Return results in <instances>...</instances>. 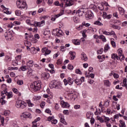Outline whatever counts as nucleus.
Listing matches in <instances>:
<instances>
[{
    "label": "nucleus",
    "mask_w": 127,
    "mask_h": 127,
    "mask_svg": "<svg viewBox=\"0 0 127 127\" xmlns=\"http://www.w3.org/2000/svg\"><path fill=\"white\" fill-rule=\"evenodd\" d=\"M15 13L16 15L19 16V15H20V11L19 10H17L15 11Z\"/></svg>",
    "instance_id": "obj_49"
},
{
    "label": "nucleus",
    "mask_w": 127,
    "mask_h": 127,
    "mask_svg": "<svg viewBox=\"0 0 127 127\" xmlns=\"http://www.w3.org/2000/svg\"><path fill=\"white\" fill-rule=\"evenodd\" d=\"M27 74L28 77H31V76H33V70L31 68L29 69Z\"/></svg>",
    "instance_id": "obj_17"
},
{
    "label": "nucleus",
    "mask_w": 127,
    "mask_h": 127,
    "mask_svg": "<svg viewBox=\"0 0 127 127\" xmlns=\"http://www.w3.org/2000/svg\"><path fill=\"white\" fill-rule=\"evenodd\" d=\"M104 52V49L103 48L100 49V50L97 51L98 54H102Z\"/></svg>",
    "instance_id": "obj_48"
},
{
    "label": "nucleus",
    "mask_w": 127,
    "mask_h": 127,
    "mask_svg": "<svg viewBox=\"0 0 127 127\" xmlns=\"http://www.w3.org/2000/svg\"><path fill=\"white\" fill-rule=\"evenodd\" d=\"M41 81H36L34 82V83L31 85V88L34 92H37L39 90L41 89Z\"/></svg>",
    "instance_id": "obj_2"
},
{
    "label": "nucleus",
    "mask_w": 127,
    "mask_h": 127,
    "mask_svg": "<svg viewBox=\"0 0 127 127\" xmlns=\"http://www.w3.org/2000/svg\"><path fill=\"white\" fill-rule=\"evenodd\" d=\"M42 76L44 78V79H48L50 75L49 73H43L42 74Z\"/></svg>",
    "instance_id": "obj_24"
},
{
    "label": "nucleus",
    "mask_w": 127,
    "mask_h": 127,
    "mask_svg": "<svg viewBox=\"0 0 127 127\" xmlns=\"http://www.w3.org/2000/svg\"><path fill=\"white\" fill-rule=\"evenodd\" d=\"M83 37H87V35H86V33H87V30L85 29L83 31H81Z\"/></svg>",
    "instance_id": "obj_37"
},
{
    "label": "nucleus",
    "mask_w": 127,
    "mask_h": 127,
    "mask_svg": "<svg viewBox=\"0 0 127 127\" xmlns=\"http://www.w3.org/2000/svg\"><path fill=\"white\" fill-rule=\"evenodd\" d=\"M4 36L6 40H9V39H11L12 38V32L10 31H7L4 33Z\"/></svg>",
    "instance_id": "obj_5"
},
{
    "label": "nucleus",
    "mask_w": 127,
    "mask_h": 127,
    "mask_svg": "<svg viewBox=\"0 0 127 127\" xmlns=\"http://www.w3.org/2000/svg\"><path fill=\"white\" fill-rule=\"evenodd\" d=\"M86 9L81 8L76 11V13L78 14L79 16H82L85 13Z\"/></svg>",
    "instance_id": "obj_11"
},
{
    "label": "nucleus",
    "mask_w": 127,
    "mask_h": 127,
    "mask_svg": "<svg viewBox=\"0 0 127 127\" xmlns=\"http://www.w3.org/2000/svg\"><path fill=\"white\" fill-rule=\"evenodd\" d=\"M12 91L15 94H18V90L16 88H13Z\"/></svg>",
    "instance_id": "obj_57"
},
{
    "label": "nucleus",
    "mask_w": 127,
    "mask_h": 127,
    "mask_svg": "<svg viewBox=\"0 0 127 127\" xmlns=\"http://www.w3.org/2000/svg\"><path fill=\"white\" fill-rule=\"evenodd\" d=\"M67 68L68 70H73V69H74V66L69 64L67 65Z\"/></svg>",
    "instance_id": "obj_45"
},
{
    "label": "nucleus",
    "mask_w": 127,
    "mask_h": 127,
    "mask_svg": "<svg viewBox=\"0 0 127 127\" xmlns=\"http://www.w3.org/2000/svg\"><path fill=\"white\" fill-rule=\"evenodd\" d=\"M1 96L2 99H4L6 96H7V89H5L1 92Z\"/></svg>",
    "instance_id": "obj_13"
},
{
    "label": "nucleus",
    "mask_w": 127,
    "mask_h": 127,
    "mask_svg": "<svg viewBox=\"0 0 127 127\" xmlns=\"http://www.w3.org/2000/svg\"><path fill=\"white\" fill-rule=\"evenodd\" d=\"M90 123L91 125H94V123H95V119L94 118H91Z\"/></svg>",
    "instance_id": "obj_63"
},
{
    "label": "nucleus",
    "mask_w": 127,
    "mask_h": 127,
    "mask_svg": "<svg viewBox=\"0 0 127 127\" xmlns=\"http://www.w3.org/2000/svg\"><path fill=\"white\" fill-rule=\"evenodd\" d=\"M109 105H110V100H107V101L105 102L104 106H106V107H108Z\"/></svg>",
    "instance_id": "obj_52"
},
{
    "label": "nucleus",
    "mask_w": 127,
    "mask_h": 127,
    "mask_svg": "<svg viewBox=\"0 0 127 127\" xmlns=\"http://www.w3.org/2000/svg\"><path fill=\"white\" fill-rule=\"evenodd\" d=\"M111 58L112 59H117L118 60H120L119 59V56L117 55V54H112Z\"/></svg>",
    "instance_id": "obj_26"
},
{
    "label": "nucleus",
    "mask_w": 127,
    "mask_h": 127,
    "mask_svg": "<svg viewBox=\"0 0 127 127\" xmlns=\"http://www.w3.org/2000/svg\"><path fill=\"white\" fill-rule=\"evenodd\" d=\"M44 23H45V20H42L41 22H38V23H37L38 26L40 27V26H42V24H44Z\"/></svg>",
    "instance_id": "obj_36"
},
{
    "label": "nucleus",
    "mask_w": 127,
    "mask_h": 127,
    "mask_svg": "<svg viewBox=\"0 0 127 127\" xmlns=\"http://www.w3.org/2000/svg\"><path fill=\"white\" fill-rule=\"evenodd\" d=\"M104 85L106 86V87H110L111 86V82L109 80H105L104 81Z\"/></svg>",
    "instance_id": "obj_23"
},
{
    "label": "nucleus",
    "mask_w": 127,
    "mask_h": 127,
    "mask_svg": "<svg viewBox=\"0 0 127 127\" xmlns=\"http://www.w3.org/2000/svg\"><path fill=\"white\" fill-rule=\"evenodd\" d=\"M57 83V81L56 80L52 81L51 83L49 84V87L51 89H53V88H55V87L56 86V84Z\"/></svg>",
    "instance_id": "obj_14"
},
{
    "label": "nucleus",
    "mask_w": 127,
    "mask_h": 127,
    "mask_svg": "<svg viewBox=\"0 0 127 127\" xmlns=\"http://www.w3.org/2000/svg\"><path fill=\"white\" fill-rule=\"evenodd\" d=\"M64 1L65 3V6H72L75 4V2L73 1L72 0H61Z\"/></svg>",
    "instance_id": "obj_7"
},
{
    "label": "nucleus",
    "mask_w": 127,
    "mask_h": 127,
    "mask_svg": "<svg viewBox=\"0 0 127 127\" xmlns=\"http://www.w3.org/2000/svg\"><path fill=\"white\" fill-rule=\"evenodd\" d=\"M52 125H56L58 123V121L56 119H54V118L51 121Z\"/></svg>",
    "instance_id": "obj_42"
},
{
    "label": "nucleus",
    "mask_w": 127,
    "mask_h": 127,
    "mask_svg": "<svg viewBox=\"0 0 127 127\" xmlns=\"http://www.w3.org/2000/svg\"><path fill=\"white\" fill-rule=\"evenodd\" d=\"M4 98H1L0 99V103L1 105H4L5 104V100H3Z\"/></svg>",
    "instance_id": "obj_47"
},
{
    "label": "nucleus",
    "mask_w": 127,
    "mask_h": 127,
    "mask_svg": "<svg viewBox=\"0 0 127 127\" xmlns=\"http://www.w3.org/2000/svg\"><path fill=\"white\" fill-rule=\"evenodd\" d=\"M27 104L22 100H17L15 103V107L17 109H25Z\"/></svg>",
    "instance_id": "obj_3"
},
{
    "label": "nucleus",
    "mask_w": 127,
    "mask_h": 127,
    "mask_svg": "<svg viewBox=\"0 0 127 127\" xmlns=\"http://www.w3.org/2000/svg\"><path fill=\"white\" fill-rule=\"evenodd\" d=\"M34 62L32 60L29 61L27 62V66L28 67H33V65H34Z\"/></svg>",
    "instance_id": "obj_18"
},
{
    "label": "nucleus",
    "mask_w": 127,
    "mask_h": 127,
    "mask_svg": "<svg viewBox=\"0 0 127 127\" xmlns=\"http://www.w3.org/2000/svg\"><path fill=\"white\" fill-rule=\"evenodd\" d=\"M111 27H113V28H114V29H118L120 30L121 29V27L115 25H112Z\"/></svg>",
    "instance_id": "obj_38"
},
{
    "label": "nucleus",
    "mask_w": 127,
    "mask_h": 127,
    "mask_svg": "<svg viewBox=\"0 0 127 127\" xmlns=\"http://www.w3.org/2000/svg\"><path fill=\"white\" fill-rule=\"evenodd\" d=\"M80 106L79 105H74V108L75 109V110H78V109H80Z\"/></svg>",
    "instance_id": "obj_59"
},
{
    "label": "nucleus",
    "mask_w": 127,
    "mask_h": 127,
    "mask_svg": "<svg viewBox=\"0 0 127 127\" xmlns=\"http://www.w3.org/2000/svg\"><path fill=\"white\" fill-rule=\"evenodd\" d=\"M55 33H52V34L55 35V36H57L58 37H60V35L62 36L64 33L61 30H59V29H56V30H55Z\"/></svg>",
    "instance_id": "obj_6"
},
{
    "label": "nucleus",
    "mask_w": 127,
    "mask_h": 127,
    "mask_svg": "<svg viewBox=\"0 0 127 127\" xmlns=\"http://www.w3.org/2000/svg\"><path fill=\"white\" fill-rule=\"evenodd\" d=\"M86 117L87 119H92L93 118V115L91 112H88L86 113Z\"/></svg>",
    "instance_id": "obj_29"
},
{
    "label": "nucleus",
    "mask_w": 127,
    "mask_h": 127,
    "mask_svg": "<svg viewBox=\"0 0 127 127\" xmlns=\"http://www.w3.org/2000/svg\"><path fill=\"white\" fill-rule=\"evenodd\" d=\"M107 15H107V12H103V17L104 19L107 18Z\"/></svg>",
    "instance_id": "obj_60"
},
{
    "label": "nucleus",
    "mask_w": 127,
    "mask_h": 127,
    "mask_svg": "<svg viewBox=\"0 0 127 127\" xmlns=\"http://www.w3.org/2000/svg\"><path fill=\"white\" fill-rule=\"evenodd\" d=\"M118 58L119 59V60H125V56L123 54V50H119L118 52Z\"/></svg>",
    "instance_id": "obj_9"
},
{
    "label": "nucleus",
    "mask_w": 127,
    "mask_h": 127,
    "mask_svg": "<svg viewBox=\"0 0 127 127\" xmlns=\"http://www.w3.org/2000/svg\"><path fill=\"white\" fill-rule=\"evenodd\" d=\"M13 96L12 92H7V99H10V98H12Z\"/></svg>",
    "instance_id": "obj_30"
},
{
    "label": "nucleus",
    "mask_w": 127,
    "mask_h": 127,
    "mask_svg": "<svg viewBox=\"0 0 127 127\" xmlns=\"http://www.w3.org/2000/svg\"><path fill=\"white\" fill-rule=\"evenodd\" d=\"M63 113L64 115H69V112H68V110H64Z\"/></svg>",
    "instance_id": "obj_64"
},
{
    "label": "nucleus",
    "mask_w": 127,
    "mask_h": 127,
    "mask_svg": "<svg viewBox=\"0 0 127 127\" xmlns=\"http://www.w3.org/2000/svg\"><path fill=\"white\" fill-rule=\"evenodd\" d=\"M119 127H126V124L125 122L123 121L122 120L120 121Z\"/></svg>",
    "instance_id": "obj_28"
},
{
    "label": "nucleus",
    "mask_w": 127,
    "mask_h": 127,
    "mask_svg": "<svg viewBox=\"0 0 127 127\" xmlns=\"http://www.w3.org/2000/svg\"><path fill=\"white\" fill-rule=\"evenodd\" d=\"M109 49H110V46H109V44H106L104 47V52H107Z\"/></svg>",
    "instance_id": "obj_35"
},
{
    "label": "nucleus",
    "mask_w": 127,
    "mask_h": 127,
    "mask_svg": "<svg viewBox=\"0 0 127 127\" xmlns=\"http://www.w3.org/2000/svg\"><path fill=\"white\" fill-rule=\"evenodd\" d=\"M9 114H10V111H8V110H6L4 112V116H8V115H9Z\"/></svg>",
    "instance_id": "obj_44"
},
{
    "label": "nucleus",
    "mask_w": 127,
    "mask_h": 127,
    "mask_svg": "<svg viewBox=\"0 0 127 127\" xmlns=\"http://www.w3.org/2000/svg\"><path fill=\"white\" fill-rule=\"evenodd\" d=\"M72 42L75 45H80V41H78L77 40H73Z\"/></svg>",
    "instance_id": "obj_33"
},
{
    "label": "nucleus",
    "mask_w": 127,
    "mask_h": 127,
    "mask_svg": "<svg viewBox=\"0 0 127 127\" xmlns=\"http://www.w3.org/2000/svg\"><path fill=\"white\" fill-rule=\"evenodd\" d=\"M16 5L18 8L20 9H27V4H26V0H17L16 1Z\"/></svg>",
    "instance_id": "obj_1"
},
{
    "label": "nucleus",
    "mask_w": 127,
    "mask_h": 127,
    "mask_svg": "<svg viewBox=\"0 0 127 127\" xmlns=\"http://www.w3.org/2000/svg\"><path fill=\"white\" fill-rule=\"evenodd\" d=\"M40 106L42 109L44 108V106H45V102H42L41 104H40Z\"/></svg>",
    "instance_id": "obj_61"
},
{
    "label": "nucleus",
    "mask_w": 127,
    "mask_h": 127,
    "mask_svg": "<svg viewBox=\"0 0 127 127\" xmlns=\"http://www.w3.org/2000/svg\"><path fill=\"white\" fill-rule=\"evenodd\" d=\"M64 82L65 86H67L68 84H69V85H72L73 83H74V78L68 77L67 78V80H66V79H64Z\"/></svg>",
    "instance_id": "obj_4"
},
{
    "label": "nucleus",
    "mask_w": 127,
    "mask_h": 127,
    "mask_svg": "<svg viewBox=\"0 0 127 127\" xmlns=\"http://www.w3.org/2000/svg\"><path fill=\"white\" fill-rule=\"evenodd\" d=\"M4 61L6 62V63H8L9 62H10L11 61V59L8 56H5Z\"/></svg>",
    "instance_id": "obj_22"
},
{
    "label": "nucleus",
    "mask_w": 127,
    "mask_h": 127,
    "mask_svg": "<svg viewBox=\"0 0 127 127\" xmlns=\"http://www.w3.org/2000/svg\"><path fill=\"white\" fill-rule=\"evenodd\" d=\"M64 13V10L61 11L59 14L55 15L56 18H52V20H53L54 21L55 20V19L57 18V17H59V16H61V15H63Z\"/></svg>",
    "instance_id": "obj_15"
},
{
    "label": "nucleus",
    "mask_w": 127,
    "mask_h": 127,
    "mask_svg": "<svg viewBox=\"0 0 127 127\" xmlns=\"http://www.w3.org/2000/svg\"><path fill=\"white\" fill-rule=\"evenodd\" d=\"M54 119V116H53V117L50 116L48 118V121L49 122H50V121H51V122H52V121Z\"/></svg>",
    "instance_id": "obj_55"
},
{
    "label": "nucleus",
    "mask_w": 127,
    "mask_h": 127,
    "mask_svg": "<svg viewBox=\"0 0 127 127\" xmlns=\"http://www.w3.org/2000/svg\"><path fill=\"white\" fill-rule=\"evenodd\" d=\"M118 10H119L120 13L121 14V15H124L125 14V9L124 8L119 7L118 8Z\"/></svg>",
    "instance_id": "obj_20"
},
{
    "label": "nucleus",
    "mask_w": 127,
    "mask_h": 127,
    "mask_svg": "<svg viewBox=\"0 0 127 127\" xmlns=\"http://www.w3.org/2000/svg\"><path fill=\"white\" fill-rule=\"evenodd\" d=\"M50 53H51V51L48 50V49L47 48V50L46 51V52L44 54V55H45V56H46V55H49V54H50Z\"/></svg>",
    "instance_id": "obj_39"
},
{
    "label": "nucleus",
    "mask_w": 127,
    "mask_h": 127,
    "mask_svg": "<svg viewBox=\"0 0 127 127\" xmlns=\"http://www.w3.org/2000/svg\"><path fill=\"white\" fill-rule=\"evenodd\" d=\"M60 121L61 123H62V124H64V125H65V126L67 125V122L65 121V119H64V118L60 119Z\"/></svg>",
    "instance_id": "obj_34"
},
{
    "label": "nucleus",
    "mask_w": 127,
    "mask_h": 127,
    "mask_svg": "<svg viewBox=\"0 0 127 127\" xmlns=\"http://www.w3.org/2000/svg\"><path fill=\"white\" fill-rule=\"evenodd\" d=\"M69 54L70 55L71 60H74L76 57V53L75 52H70Z\"/></svg>",
    "instance_id": "obj_16"
},
{
    "label": "nucleus",
    "mask_w": 127,
    "mask_h": 127,
    "mask_svg": "<svg viewBox=\"0 0 127 127\" xmlns=\"http://www.w3.org/2000/svg\"><path fill=\"white\" fill-rule=\"evenodd\" d=\"M109 35H116V33L114 31H111L109 32Z\"/></svg>",
    "instance_id": "obj_56"
},
{
    "label": "nucleus",
    "mask_w": 127,
    "mask_h": 127,
    "mask_svg": "<svg viewBox=\"0 0 127 127\" xmlns=\"http://www.w3.org/2000/svg\"><path fill=\"white\" fill-rule=\"evenodd\" d=\"M98 121H99V122H100V123H104V122H105L104 119H103L102 117H99V118H98Z\"/></svg>",
    "instance_id": "obj_54"
},
{
    "label": "nucleus",
    "mask_w": 127,
    "mask_h": 127,
    "mask_svg": "<svg viewBox=\"0 0 127 127\" xmlns=\"http://www.w3.org/2000/svg\"><path fill=\"white\" fill-rule=\"evenodd\" d=\"M123 84L124 85H123V87L125 86L126 85H127V78H125L123 80Z\"/></svg>",
    "instance_id": "obj_58"
},
{
    "label": "nucleus",
    "mask_w": 127,
    "mask_h": 127,
    "mask_svg": "<svg viewBox=\"0 0 127 127\" xmlns=\"http://www.w3.org/2000/svg\"><path fill=\"white\" fill-rule=\"evenodd\" d=\"M94 24H96V25H99L100 26H102L103 25V23H102L100 21H95L94 23Z\"/></svg>",
    "instance_id": "obj_32"
},
{
    "label": "nucleus",
    "mask_w": 127,
    "mask_h": 127,
    "mask_svg": "<svg viewBox=\"0 0 127 127\" xmlns=\"http://www.w3.org/2000/svg\"><path fill=\"white\" fill-rule=\"evenodd\" d=\"M85 17H87L88 18L91 19L93 18V15H94V14L92 12V11H88L85 12Z\"/></svg>",
    "instance_id": "obj_10"
},
{
    "label": "nucleus",
    "mask_w": 127,
    "mask_h": 127,
    "mask_svg": "<svg viewBox=\"0 0 127 127\" xmlns=\"http://www.w3.org/2000/svg\"><path fill=\"white\" fill-rule=\"evenodd\" d=\"M26 102L29 107H33V106H34L33 103H31V101H30V100H27Z\"/></svg>",
    "instance_id": "obj_31"
},
{
    "label": "nucleus",
    "mask_w": 127,
    "mask_h": 127,
    "mask_svg": "<svg viewBox=\"0 0 127 127\" xmlns=\"http://www.w3.org/2000/svg\"><path fill=\"white\" fill-rule=\"evenodd\" d=\"M20 117L21 119H31V114L28 112L23 113Z\"/></svg>",
    "instance_id": "obj_8"
},
{
    "label": "nucleus",
    "mask_w": 127,
    "mask_h": 127,
    "mask_svg": "<svg viewBox=\"0 0 127 127\" xmlns=\"http://www.w3.org/2000/svg\"><path fill=\"white\" fill-rule=\"evenodd\" d=\"M32 51H33V54H36V53H37L36 51V48H35V47L32 48Z\"/></svg>",
    "instance_id": "obj_51"
},
{
    "label": "nucleus",
    "mask_w": 127,
    "mask_h": 127,
    "mask_svg": "<svg viewBox=\"0 0 127 127\" xmlns=\"http://www.w3.org/2000/svg\"><path fill=\"white\" fill-rule=\"evenodd\" d=\"M81 59L83 61H87L88 60V58L86 56V54L84 53L81 54Z\"/></svg>",
    "instance_id": "obj_19"
},
{
    "label": "nucleus",
    "mask_w": 127,
    "mask_h": 127,
    "mask_svg": "<svg viewBox=\"0 0 127 127\" xmlns=\"http://www.w3.org/2000/svg\"><path fill=\"white\" fill-rule=\"evenodd\" d=\"M75 73L76 74H79L80 75H82V72H81V70L79 69H77L75 70Z\"/></svg>",
    "instance_id": "obj_50"
},
{
    "label": "nucleus",
    "mask_w": 127,
    "mask_h": 127,
    "mask_svg": "<svg viewBox=\"0 0 127 127\" xmlns=\"http://www.w3.org/2000/svg\"><path fill=\"white\" fill-rule=\"evenodd\" d=\"M20 70H21L22 71H26V70H27V68L26 66H23L20 68Z\"/></svg>",
    "instance_id": "obj_43"
},
{
    "label": "nucleus",
    "mask_w": 127,
    "mask_h": 127,
    "mask_svg": "<svg viewBox=\"0 0 127 127\" xmlns=\"http://www.w3.org/2000/svg\"><path fill=\"white\" fill-rule=\"evenodd\" d=\"M111 45L114 48H116V43L113 41L111 42Z\"/></svg>",
    "instance_id": "obj_62"
},
{
    "label": "nucleus",
    "mask_w": 127,
    "mask_h": 127,
    "mask_svg": "<svg viewBox=\"0 0 127 127\" xmlns=\"http://www.w3.org/2000/svg\"><path fill=\"white\" fill-rule=\"evenodd\" d=\"M104 118L105 123H106V124H107V123H108V122H109L110 121V118H109L108 117H107L106 116H104Z\"/></svg>",
    "instance_id": "obj_46"
},
{
    "label": "nucleus",
    "mask_w": 127,
    "mask_h": 127,
    "mask_svg": "<svg viewBox=\"0 0 127 127\" xmlns=\"http://www.w3.org/2000/svg\"><path fill=\"white\" fill-rule=\"evenodd\" d=\"M55 89H62V84H61V83L57 82Z\"/></svg>",
    "instance_id": "obj_21"
},
{
    "label": "nucleus",
    "mask_w": 127,
    "mask_h": 127,
    "mask_svg": "<svg viewBox=\"0 0 127 127\" xmlns=\"http://www.w3.org/2000/svg\"><path fill=\"white\" fill-rule=\"evenodd\" d=\"M17 84L19 85H23V80H18L17 82Z\"/></svg>",
    "instance_id": "obj_53"
},
{
    "label": "nucleus",
    "mask_w": 127,
    "mask_h": 127,
    "mask_svg": "<svg viewBox=\"0 0 127 127\" xmlns=\"http://www.w3.org/2000/svg\"><path fill=\"white\" fill-rule=\"evenodd\" d=\"M82 25H83V26H85L86 27H88V26H90V25H91V24L89 23H86L85 22H82Z\"/></svg>",
    "instance_id": "obj_40"
},
{
    "label": "nucleus",
    "mask_w": 127,
    "mask_h": 127,
    "mask_svg": "<svg viewBox=\"0 0 127 127\" xmlns=\"http://www.w3.org/2000/svg\"><path fill=\"white\" fill-rule=\"evenodd\" d=\"M74 82L78 85H80L82 84V81H81V80L79 79H74Z\"/></svg>",
    "instance_id": "obj_27"
},
{
    "label": "nucleus",
    "mask_w": 127,
    "mask_h": 127,
    "mask_svg": "<svg viewBox=\"0 0 127 127\" xmlns=\"http://www.w3.org/2000/svg\"><path fill=\"white\" fill-rule=\"evenodd\" d=\"M62 108H66L68 109L70 107V105L67 102H65L64 101H62L61 102Z\"/></svg>",
    "instance_id": "obj_12"
},
{
    "label": "nucleus",
    "mask_w": 127,
    "mask_h": 127,
    "mask_svg": "<svg viewBox=\"0 0 127 127\" xmlns=\"http://www.w3.org/2000/svg\"><path fill=\"white\" fill-rule=\"evenodd\" d=\"M0 120H1L2 126H3L4 123V117H1V116L0 115Z\"/></svg>",
    "instance_id": "obj_41"
},
{
    "label": "nucleus",
    "mask_w": 127,
    "mask_h": 127,
    "mask_svg": "<svg viewBox=\"0 0 127 127\" xmlns=\"http://www.w3.org/2000/svg\"><path fill=\"white\" fill-rule=\"evenodd\" d=\"M99 39H102L103 42H106V41H107V39H106V37L105 36H104V35H101L99 36Z\"/></svg>",
    "instance_id": "obj_25"
}]
</instances>
